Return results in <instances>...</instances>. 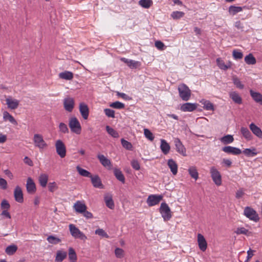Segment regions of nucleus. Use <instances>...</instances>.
Returning a JSON list of instances; mask_svg holds the SVG:
<instances>
[{
    "label": "nucleus",
    "instance_id": "obj_32",
    "mask_svg": "<svg viewBox=\"0 0 262 262\" xmlns=\"http://www.w3.org/2000/svg\"><path fill=\"white\" fill-rule=\"evenodd\" d=\"M114 173L117 180L121 182L122 183H125L124 176L120 169L115 168L114 170Z\"/></svg>",
    "mask_w": 262,
    "mask_h": 262
},
{
    "label": "nucleus",
    "instance_id": "obj_60",
    "mask_svg": "<svg viewBox=\"0 0 262 262\" xmlns=\"http://www.w3.org/2000/svg\"><path fill=\"white\" fill-rule=\"evenodd\" d=\"M7 182L3 178H0V187L3 189L5 190L7 188Z\"/></svg>",
    "mask_w": 262,
    "mask_h": 262
},
{
    "label": "nucleus",
    "instance_id": "obj_29",
    "mask_svg": "<svg viewBox=\"0 0 262 262\" xmlns=\"http://www.w3.org/2000/svg\"><path fill=\"white\" fill-rule=\"evenodd\" d=\"M216 62L218 67L222 70H226L231 68V63L229 62L228 64H226L224 61L221 58H219L216 59Z\"/></svg>",
    "mask_w": 262,
    "mask_h": 262
},
{
    "label": "nucleus",
    "instance_id": "obj_41",
    "mask_svg": "<svg viewBox=\"0 0 262 262\" xmlns=\"http://www.w3.org/2000/svg\"><path fill=\"white\" fill-rule=\"evenodd\" d=\"M79 111L81 115H89V108L84 103H81L79 105Z\"/></svg>",
    "mask_w": 262,
    "mask_h": 262
},
{
    "label": "nucleus",
    "instance_id": "obj_5",
    "mask_svg": "<svg viewBox=\"0 0 262 262\" xmlns=\"http://www.w3.org/2000/svg\"><path fill=\"white\" fill-rule=\"evenodd\" d=\"M244 215L250 220L254 222H257L259 217L256 211L250 207H246L244 210Z\"/></svg>",
    "mask_w": 262,
    "mask_h": 262
},
{
    "label": "nucleus",
    "instance_id": "obj_61",
    "mask_svg": "<svg viewBox=\"0 0 262 262\" xmlns=\"http://www.w3.org/2000/svg\"><path fill=\"white\" fill-rule=\"evenodd\" d=\"M132 166L134 169L138 170L140 168V164L137 160H133L131 162Z\"/></svg>",
    "mask_w": 262,
    "mask_h": 262
},
{
    "label": "nucleus",
    "instance_id": "obj_1",
    "mask_svg": "<svg viewBox=\"0 0 262 262\" xmlns=\"http://www.w3.org/2000/svg\"><path fill=\"white\" fill-rule=\"evenodd\" d=\"M178 89L180 97L183 101H187L189 100L191 94V90L185 84H180Z\"/></svg>",
    "mask_w": 262,
    "mask_h": 262
},
{
    "label": "nucleus",
    "instance_id": "obj_36",
    "mask_svg": "<svg viewBox=\"0 0 262 262\" xmlns=\"http://www.w3.org/2000/svg\"><path fill=\"white\" fill-rule=\"evenodd\" d=\"M245 61L248 64H255L256 63V58L251 53L249 54L245 57Z\"/></svg>",
    "mask_w": 262,
    "mask_h": 262
},
{
    "label": "nucleus",
    "instance_id": "obj_26",
    "mask_svg": "<svg viewBox=\"0 0 262 262\" xmlns=\"http://www.w3.org/2000/svg\"><path fill=\"white\" fill-rule=\"evenodd\" d=\"M200 102L203 105V108L207 111H214V107L213 103L210 101L202 99Z\"/></svg>",
    "mask_w": 262,
    "mask_h": 262
},
{
    "label": "nucleus",
    "instance_id": "obj_39",
    "mask_svg": "<svg viewBox=\"0 0 262 262\" xmlns=\"http://www.w3.org/2000/svg\"><path fill=\"white\" fill-rule=\"evenodd\" d=\"M17 250V247L16 245H13L7 247L5 250L6 253L9 255L14 254Z\"/></svg>",
    "mask_w": 262,
    "mask_h": 262
},
{
    "label": "nucleus",
    "instance_id": "obj_2",
    "mask_svg": "<svg viewBox=\"0 0 262 262\" xmlns=\"http://www.w3.org/2000/svg\"><path fill=\"white\" fill-rule=\"evenodd\" d=\"M71 235L75 238H78L85 242L87 239L86 236L81 232L76 226L71 224L69 226Z\"/></svg>",
    "mask_w": 262,
    "mask_h": 262
},
{
    "label": "nucleus",
    "instance_id": "obj_24",
    "mask_svg": "<svg viewBox=\"0 0 262 262\" xmlns=\"http://www.w3.org/2000/svg\"><path fill=\"white\" fill-rule=\"evenodd\" d=\"M250 94L253 99L257 103L262 105V95L258 92H255L253 90H250Z\"/></svg>",
    "mask_w": 262,
    "mask_h": 262
},
{
    "label": "nucleus",
    "instance_id": "obj_34",
    "mask_svg": "<svg viewBox=\"0 0 262 262\" xmlns=\"http://www.w3.org/2000/svg\"><path fill=\"white\" fill-rule=\"evenodd\" d=\"M241 133L243 137L247 140L250 141L252 139V135L248 128L242 127L241 129Z\"/></svg>",
    "mask_w": 262,
    "mask_h": 262
},
{
    "label": "nucleus",
    "instance_id": "obj_15",
    "mask_svg": "<svg viewBox=\"0 0 262 262\" xmlns=\"http://www.w3.org/2000/svg\"><path fill=\"white\" fill-rule=\"evenodd\" d=\"M26 188L29 193H34L36 190V185L31 178H28L27 180Z\"/></svg>",
    "mask_w": 262,
    "mask_h": 262
},
{
    "label": "nucleus",
    "instance_id": "obj_6",
    "mask_svg": "<svg viewBox=\"0 0 262 262\" xmlns=\"http://www.w3.org/2000/svg\"><path fill=\"white\" fill-rule=\"evenodd\" d=\"M210 173L213 182L217 186H221L222 183V176L220 172L214 167L210 168Z\"/></svg>",
    "mask_w": 262,
    "mask_h": 262
},
{
    "label": "nucleus",
    "instance_id": "obj_45",
    "mask_svg": "<svg viewBox=\"0 0 262 262\" xmlns=\"http://www.w3.org/2000/svg\"><path fill=\"white\" fill-rule=\"evenodd\" d=\"M114 252L116 257L118 258H122L125 255L124 251L120 248H116Z\"/></svg>",
    "mask_w": 262,
    "mask_h": 262
},
{
    "label": "nucleus",
    "instance_id": "obj_53",
    "mask_svg": "<svg viewBox=\"0 0 262 262\" xmlns=\"http://www.w3.org/2000/svg\"><path fill=\"white\" fill-rule=\"evenodd\" d=\"M116 95L118 97H120V98H122L124 100H132V98L131 97L128 96L127 95L125 94V93H121V92H118V91L116 92Z\"/></svg>",
    "mask_w": 262,
    "mask_h": 262
},
{
    "label": "nucleus",
    "instance_id": "obj_62",
    "mask_svg": "<svg viewBox=\"0 0 262 262\" xmlns=\"http://www.w3.org/2000/svg\"><path fill=\"white\" fill-rule=\"evenodd\" d=\"M245 194L243 188H240L237 190L235 194V197L237 199H240L242 198Z\"/></svg>",
    "mask_w": 262,
    "mask_h": 262
},
{
    "label": "nucleus",
    "instance_id": "obj_22",
    "mask_svg": "<svg viewBox=\"0 0 262 262\" xmlns=\"http://www.w3.org/2000/svg\"><path fill=\"white\" fill-rule=\"evenodd\" d=\"M74 100L72 98H67L64 101V107L65 109L71 112L74 107Z\"/></svg>",
    "mask_w": 262,
    "mask_h": 262
},
{
    "label": "nucleus",
    "instance_id": "obj_58",
    "mask_svg": "<svg viewBox=\"0 0 262 262\" xmlns=\"http://www.w3.org/2000/svg\"><path fill=\"white\" fill-rule=\"evenodd\" d=\"M4 119L5 121H9L12 124L16 125L17 122L12 116H4Z\"/></svg>",
    "mask_w": 262,
    "mask_h": 262
},
{
    "label": "nucleus",
    "instance_id": "obj_55",
    "mask_svg": "<svg viewBox=\"0 0 262 262\" xmlns=\"http://www.w3.org/2000/svg\"><path fill=\"white\" fill-rule=\"evenodd\" d=\"M233 57L235 59H241L243 57L242 52L234 50L232 52Z\"/></svg>",
    "mask_w": 262,
    "mask_h": 262
},
{
    "label": "nucleus",
    "instance_id": "obj_8",
    "mask_svg": "<svg viewBox=\"0 0 262 262\" xmlns=\"http://www.w3.org/2000/svg\"><path fill=\"white\" fill-rule=\"evenodd\" d=\"M33 141L35 146L39 148L40 150L44 149L48 146L42 136L40 134H35L34 135Z\"/></svg>",
    "mask_w": 262,
    "mask_h": 262
},
{
    "label": "nucleus",
    "instance_id": "obj_37",
    "mask_svg": "<svg viewBox=\"0 0 262 262\" xmlns=\"http://www.w3.org/2000/svg\"><path fill=\"white\" fill-rule=\"evenodd\" d=\"M221 142L224 144H228L231 143L234 141V138L230 135H226L220 139Z\"/></svg>",
    "mask_w": 262,
    "mask_h": 262
},
{
    "label": "nucleus",
    "instance_id": "obj_48",
    "mask_svg": "<svg viewBox=\"0 0 262 262\" xmlns=\"http://www.w3.org/2000/svg\"><path fill=\"white\" fill-rule=\"evenodd\" d=\"M144 134L145 137L149 140L152 141L154 139L153 134L147 128L144 129Z\"/></svg>",
    "mask_w": 262,
    "mask_h": 262
},
{
    "label": "nucleus",
    "instance_id": "obj_47",
    "mask_svg": "<svg viewBox=\"0 0 262 262\" xmlns=\"http://www.w3.org/2000/svg\"><path fill=\"white\" fill-rule=\"evenodd\" d=\"M48 242L52 244H57L61 242L60 239L53 235H50L47 238Z\"/></svg>",
    "mask_w": 262,
    "mask_h": 262
},
{
    "label": "nucleus",
    "instance_id": "obj_57",
    "mask_svg": "<svg viewBox=\"0 0 262 262\" xmlns=\"http://www.w3.org/2000/svg\"><path fill=\"white\" fill-rule=\"evenodd\" d=\"M95 234L99 235L101 236L106 237L107 238H108L109 237L108 235L102 229H97L95 231Z\"/></svg>",
    "mask_w": 262,
    "mask_h": 262
},
{
    "label": "nucleus",
    "instance_id": "obj_7",
    "mask_svg": "<svg viewBox=\"0 0 262 262\" xmlns=\"http://www.w3.org/2000/svg\"><path fill=\"white\" fill-rule=\"evenodd\" d=\"M55 148L57 154L61 158H63L66 156V147L64 143L60 140H58L55 142Z\"/></svg>",
    "mask_w": 262,
    "mask_h": 262
},
{
    "label": "nucleus",
    "instance_id": "obj_16",
    "mask_svg": "<svg viewBox=\"0 0 262 262\" xmlns=\"http://www.w3.org/2000/svg\"><path fill=\"white\" fill-rule=\"evenodd\" d=\"M97 158L104 167L107 168L108 169H112V165L110 160L103 155H98Z\"/></svg>",
    "mask_w": 262,
    "mask_h": 262
},
{
    "label": "nucleus",
    "instance_id": "obj_33",
    "mask_svg": "<svg viewBox=\"0 0 262 262\" xmlns=\"http://www.w3.org/2000/svg\"><path fill=\"white\" fill-rule=\"evenodd\" d=\"M230 97L235 103L237 104H241L242 103V99L237 93L235 92L230 93Z\"/></svg>",
    "mask_w": 262,
    "mask_h": 262
},
{
    "label": "nucleus",
    "instance_id": "obj_38",
    "mask_svg": "<svg viewBox=\"0 0 262 262\" xmlns=\"http://www.w3.org/2000/svg\"><path fill=\"white\" fill-rule=\"evenodd\" d=\"M76 169H77V171L78 172L79 174L80 175H81V176L85 177H88V178L91 177L92 174L89 171L82 168L79 166H77L76 167Z\"/></svg>",
    "mask_w": 262,
    "mask_h": 262
},
{
    "label": "nucleus",
    "instance_id": "obj_59",
    "mask_svg": "<svg viewBox=\"0 0 262 262\" xmlns=\"http://www.w3.org/2000/svg\"><path fill=\"white\" fill-rule=\"evenodd\" d=\"M60 130L63 133H68L69 129L66 124L63 123H60L59 126Z\"/></svg>",
    "mask_w": 262,
    "mask_h": 262
},
{
    "label": "nucleus",
    "instance_id": "obj_21",
    "mask_svg": "<svg viewBox=\"0 0 262 262\" xmlns=\"http://www.w3.org/2000/svg\"><path fill=\"white\" fill-rule=\"evenodd\" d=\"M160 149L164 155H167L170 149V146L167 141L164 139L160 140Z\"/></svg>",
    "mask_w": 262,
    "mask_h": 262
},
{
    "label": "nucleus",
    "instance_id": "obj_17",
    "mask_svg": "<svg viewBox=\"0 0 262 262\" xmlns=\"http://www.w3.org/2000/svg\"><path fill=\"white\" fill-rule=\"evenodd\" d=\"M249 128L254 135L262 139V130L259 127L254 123H251L249 125Z\"/></svg>",
    "mask_w": 262,
    "mask_h": 262
},
{
    "label": "nucleus",
    "instance_id": "obj_40",
    "mask_svg": "<svg viewBox=\"0 0 262 262\" xmlns=\"http://www.w3.org/2000/svg\"><path fill=\"white\" fill-rule=\"evenodd\" d=\"M242 152L248 157H253L257 155L256 149L254 148L252 149L246 148Z\"/></svg>",
    "mask_w": 262,
    "mask_h": 262
},
{
    "label": "nucleus",
    "instance_id": "obj_12",
    "mask_svg": "<svg viewBox=\"0 0 262 262\" xmlns=\"http://www.w3.org/2000/svg\"><path fill=\"white\" fill-rule=\"evenodd\" d=\"M73 208L75 211L78 213H82L86 210L87 206L84 203V201H77L73 205Z\"/></svg>",
    "mask_w": 262,
    "mask_h": 262
},
{
    "label": "nucleus",
    "instance_id": "obj_27",
    "mask_svg": "<svg viewBox=\"0 0 262 262\" xmlns=\"http://www.w3.org/2000/svg\"><path fill=\"white\" fill-rule=\"evenodd\" d=\"M69 259L70 262H76L77 260V256L75 250L70 247L68 250Z\"/></svg>",
    "mask_w": 262,
    "mask_h": 262
},
{
    "label": "nucleus",
    "instance_id": "obj_49",
    "mask_svg": "<svg viewBox=\"0 0 262 262\" xmlns=\"http://www.w3.org/2000/svg\"><path fill=\"white\" fill-rule=\"evenodd\" d=\"M184 13L181 11H174L172 13L171 16L174 19H179L184 15Z\"/></svg>",
    "mask_w": 262,
    "mask_h": 262
},
{
    "label": "nucleus",
    "instance_id": "obj_54",
    "mask_svg": "<svg viewBox=\"0 0 262 262\" xmlns=\"http://www.w3.org/2000/svg\"><path fill=\"white\" fill-rule=\"evenodd\" d=\"M48 189L50 192H53L58 189V186L56 182H50L48 184Z\"/></svg>",
    "mask_w": 262,
    "mask_h": 262
},
{
    "label": "nucleus",
    "instance_id": "obj_13",
    "mask_svg": "<svg viewBox=\"0 0 262 262\" xmlns=\"http://www.w3.org/2000/svg\"><path fill=\"white\" fill-rule=\"evenodd\" d=\"M14 197L15 200L20 203L24 202V195L21 188L19 186H16L14 190Z\"/></svg>",
    "mask_w": 262,
    "mask_h": 262
},
{
    "label": "nucleus",
    "instance_id": "obj_63",
    "mask_svg": "<svg viewBox=\"0 0 262 262\" xmlns=\"http://www.w3.org/2000/svg\"><path fill=\"white\" fill-rule=\"evenodd\" d=\"M155 46L159 50H163L165 45L162 41L158 40L155 42Z\"/></svg>",
    "mask_w": 262,
    "mask_h": 262
},
{
    "label": "nucleus",
    "instance_id": "obj_50",
    "mask_svg": "<svg viewBox=\"0 0 262 262\" xmlns=\"http://www.w3.org/2000/svg\"><path fill=\"white\" fill-rule=\"evenodd\" d=\"M121 144L122 146L127 150H132L133 148L132 144L129 142L124 140V139H122Z\"/></svg>",
    "mask_w": 262,
    "mask_h": 262
},
{
    "label": "nucleus",
    "instance_id": "obj_56",
    "mask_svg": "<svg viewBox=\"0 0 262 262\" xmlns=\"http://www.w3.org/2000/svg\"><path fill=\"white\" fill-rule=\"evenodd\" d=\"M1 207L3 210H8L10 208V205L8 201L6 200H3L1 202Z\"/></svg>",
    "mask_w": 262,
    "mask_h": 262
},
{
    "label": "nucleus",
    "instance_id": "obj_4",
    "mask_svg": "<svg viewBox=\"0 0 262 262\" xmlns=\"http://www.w3.org/2000/svg\"><path fill=\"white\" fill-rule=\"evenodd\" d=\"M159 212L164 221H169L172 217V213L168 205L166 203H162Z\"/></svg>",
    "mask_w": 262,
    "mask_h": 262
},
{
    "label": "nucleus",
    "instance_id": "obj_9",
    "mask_svg": "<svg viewBox=\"0 0 262 262\" xmlns=\"http://www.w3.org/2000/svg\"><path fill=\"white\" fill-rule=\"evenodd\" d=\"M174 143L176 147V151L181 155L182 156L185 157L187 156L186 149L184 145L183 144L181 140L178 138L174 139Z\"/></svg>",
    "mask_w": 262,
    "mask_h": 262
},
{
    "label": "nucleus",
    "instance_id": "obj_28",
    "mask_svg": "<svg viewBox=\"0 0 262 262\" xmlns=\"http://www.w3.org/2000/svg\"><path fill=\"white\" fill-rule=\"evenodd\" d=\"M189 174L191 177L195 180L199 178V173L195 166H190L188 169Z\"/></svg>",
    "mask_w": 262,
    "mask_h": 262
},
{
    "label": "nucleus",
    "instance_id": "obj_64",
    "mask_svg": "<svg viewBox=\"0 0 262 262\" xmlns=\"http://www.w3.org/2000/svg\"><path fill=\"white\" fill-rule=\"evenodd\" d=\"M128 66L131 68H136L139 65V62L129 60Z\"/></svg>",
    "mask_w": 262,
    "mask_h": 262
},
{
    "label": "nucleus",
    "instance_id": "obj_30",
    "mask_svg": "<svg viewBox=\"0 0 262 262\" xmlns=\"http://www.w3.org/2000/svg\"><path fill=\"white\" fill-rule=\"evenodd\" d=\"M59 77L62 79L70 80L73 78V74L70 71H65L59 73Z\"/></svg>",
    "mask_w": 262,
    "mask_h": 262
},
{
    "label": "nucleus",
    "instance_id": "obj_10",
    "mask_svg": "<svg viewBox=\"0 0 262 262\" xmlns=\"http://www.w3.org/2000/svg\"><path fill=\"white\" fill-rule=\"evenodd\" d=\"M162 199L161 195L151 194L147 198L146 202L149 206L151 207L158 204Z\"/></svg>",
    "mask_w": 262,
    "mask_h": 262
},
{
    "label": "nucleus",
    "instance_id": "obj_18",
    "mask_svg": "<svg viewBox=\"0 0 262 262\" xmlns=\"http://www.w3.org/2000/svg\"><path fill=\"white\" fill-rule=\"evenodd\" d=\"M93 186L95 188H103V185L100 177L98 175L92 176L90 177Z\"/></svg>",
    "mask_w": 262,
    "mask_h": 262
},
{
    "label": "nucleus",
    "instance_id": "obj_42",
    "mask_svg": "<svg viewBox=\"0 0 262 262\" xmlns=\"http://www.w3.org/2000/svg\"><path fill=\"white\" fill-rule=\"evenodd\" d=\"M6 101L8 107L12 109L16 108L18 106V102L17 100L8 98L7 99Z\"/></svg>",
    "mask_w": 262,
    "mask_h": 262
},
{
    "label": "nucleus",
    "instance_id": "obj_43",
    "mask_svg": "<svg viewBox=\"0 0 262 262\" xmlns=\"http://www.w3.org/2000/svg\"><path fill=\"white\" fill-rule=\"evenodd\" d=\"M139 4L143 8L147 9L152 5V1L151 0H140Z\"/></svg>",
    "mask_w": 262,
    "mask_h": 262
},
{
    "label": "nucleus",
    "instance_id": "obj_52",
    "mask_svg": "<svg viewBox=\"0 0 262 262\" xmlns=\"http://www.w3.org/2000/svg\"><path fill=\"white\" fill-rule=\"evenodd\" d=\"M110 106L112 107L117 109L123 108L125 106L124 104L123 103H121L119 101H116L115 102L112 103L111 104H110Z\"/></svg>",
    "mask_w": 262,
    "mask_h": 262
},
{
    "label": "nucleus",
    "instance_id": "obj_25",
    "mask_svg": "<svg viewBox=\"0 0 262 262\" xmlns=\"http://www.w3.org/2000/svg\"><path fill=\"white\" fill-rule=\"evenodd\" d=\"M49 179V176L47 174L41 173L38 178V182L40 185L42 187H45L47 186Z\"/></svg>",
    "mask_w": 262,
    "mask_h": 262
},
{
    "label": "nucleus",
    "instance_id": "obj_20",
    "mask_svg": "<svg viewBox=\"0 0 262 262\" xmlns=\"http://www.w3.org/2000/svg\"><path fill=\"white\" fill-rule=\"evenodd\" d=\"M198 106L196 103H185L181 106V110L184 112H192L195 110Z\"/></svg>",
    "mask_w": 262,
    "mask_h": 262
},
{
    "label": "nucleus",
    "instance_id": "obj_35",
    "mask_svg": "<svg viewBox=\"0 0 262 262\" xmlns=\"http://www.w3.org/2000/svg\"><path fill=\"white\" fill-rule=\"evenodd\" d=\"M234 232L236 234H244L247 236L252 235V232L249 231L248 229L244 227H238L237 228Z\"/></svg>",
    "mask_w": 262,
    "mask_h": 262
},
{
    "label": "nucleus",
    "instance_id": "obj_23",
    "mask_svg": "<svg viewBox=\"0 0 262 262\" xmlns=\"http://www.w3.org/2000/svg\"><path fill=\"white\" fill-rule=\"evenodd\" d=\"M67 256V252L63 250H58L55 256V261L62 262Z\"/></svg>",
    "mask_w": 262,
    "mask_h": 262
},
{
    "label": "nucleus",
    "instance_id": "obj_19",
    "mask_svg": "<svg viewBox=\"0 0 262 262\" xmlns=\"http://www.w3.org/2000/svg\"><path fill=\"white\" fill-rule=\"evenodd\" d=\"M167 165L170 168L171 172L173 175H176L178 173V166L176 162L172 159L168 160Z\"/></svg>",
    "mask_w": 262,
    "mask_h": 262
},
{
    "label": "nucleus",
    "instance_id": "obj_51",
    "mask_svg": "<svg viewBox=\"0 0 262 262\" xmlns=\"http://www.w3.org/2000/svg\"><path fill=\"white\" fill-rule=\"evenodd\" d=\"M233 82L234 85L240 89H243L244 88V84H243L240 80L236 77H233Z\"/></svg>",
    "mask_w": 262,
    "mask_h": 262
},
{
    "label": "nucleus",
    "instance_id": "obj_11",
    "mask_svg": "<svg viewBox=\"0 0 262 262\" xmlns=\"http://www.w3.org/2000/svg\"><path fill=\"white\" fill-rule=\"evenodd\" d=\"M197 242L200 249L203 252L206 251L207 248V243L204 236L201 233H198L197 235Z\"/></svg>",
    "mask_w": 262,
    "mask_h": 262
},
{
    "label": "nucleus",
    "instance_id": "obj_3",
    "mask_svg": "<svg viewBox=\"0 0 262 262\" xmlns=\"http://www.w3.org/2000/svg\"><path fill=\"white\" fill-rule=\"evenodd\" d=\"M69 126L71 132L80 135L81 133V126L78 120L75 117H72L69 119Z\"/></svg>",
    "mask_w": 262,
    "mask_h": 262
},
{
    "label": "nucleus",
    "instance_id": "obj_46",
    "mask_svg": "<svg viewBox=\"0 0 262 262\" xmlns=\"http://www.w3.org/2000/svg\"><path fill=\"white\" fill-rule=\"evenodd\" d=\"M106 129L107 132L109 135H110L111 136H112L114 138H118L119 137V134L117 133V131H116L115 129H114L113 128L110 127L109 126H106Z\"/></svg>",
    "mask_w": 262,
    "mask_h": 262
},
{
    "label": "nucleus",
    "instance_id": "obj_44",
    "mask_svg": "<svg viewBox=\"0 0 262 262\" xmlns=\"http://www.w3.org/2000/svg\"><path fill=\"white\" fill-rule=\"evenodd\" d=\"M243 10L241 7H236L234 6H231L229 8V12L232 15H235L236 13L242 11Z\"/></svg>",
    "mask_w": 262,
    "mask_h": 262
},
{
    "label": "nucleus",
    "instance_id": "obj_14",
    "mask_svg": "<svg viewBox=\"0 0 262 262\" xmlns=\"http://www.w3.org/2000/svg\"><path fill=\"white\" fill-rule=\"evenodd\" d=\"M222 150L228 154H232L233 155H239L242 152L240 149L231 146H227L223 147Z\"/></svg>",
    "mask_w": 262,
    "mask_h": 262
},
{
    "label": "nucleus",
    "instance_id": "obj_31",
    "mask_svg": "<svg viewBox=\"0 0 262 262\" xmlns=\"http://www.w3.org/2000/svg\"><path fill=\"white\" fill-rule=\"evenodd\" d=\"M104 201L106 206L110 209H113L115 205L112 197L111 195H106L104 197Z\"/></svg>",
    "mask_w": 262,
    "mask_h": 262
}]
</instances>
